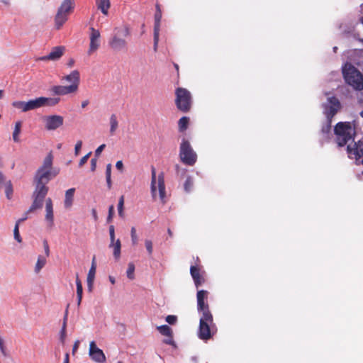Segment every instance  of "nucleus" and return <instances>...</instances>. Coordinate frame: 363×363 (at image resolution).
<instances>
[{"label": "nucleus", "mask_w": 363, "mask_h": 363, "mask_svg": "<svg viewBox=\"0 0 363 363\" xmlns=\"http://www.w3.org/2000/svg\"><path fill=\"white\" fill-rule=\"evenodd\" d=\"M30 212H31V211H29V210H28V211L26 213L25 216H24V217H23V218H20V219H18V220L16 221V223H18V225L19 226V225H20V223H21L23 222L24 220H26L28 218V217H27V214H28V213H30Z\"/></svg>", "instance_id": "nucleus-57"}, {"label": "nucleus", "mask_w": 363, "mask_h": 363, "mask_svg": "<svg viewBox=\"0 0 363 363\" xmlns=\"http://www.w3.org/2000/svg\"><path fill=\"white\" fill-rule=\"evenodd\" d=\"M65 48L64 46H56L52 48L50 52L45 56L40 57L42 61H55L59 60L64 54Z\"/></svg>", "instance_id": "nucleus-14"}, {"label": "nucleus", "mask_w": 363, "mask_h": 363, "mask_svg": "<svg viewBox=\"0 0 363 363\" xmlns=\"http://www.w3.org/2000/svg\"><path fill=\"white\" fill-rule=\"evenodd\" d=\"M157 187L159 190L160 199L162 203L166 202V191H165V184H164V174L162 172L158 175L157 178Z\"/></svg>", "instance_id": "nucleus-19"}, {"label": "nucleus", "mask_w": 363, "mask_h": 363, "mask_svg": "<svg viewBox=\"0 0 363 363\" xmlns=\"http://www.w3.org/2000/svg\"><path fill=\"white\" fill-rule=\"evenodd\" d=\"M113 214H114V207L113 205H111L109 206V208H108V218H107L108 222H110L112 220Z\"/></svg>", "instance_id": "nucleus-49"}, {"label": "nucleus", "mask_w": 363, "mask_h": 363, "mask_svg": "<svg viewBox=\"0 0 363 363\" xmlns=\"http://www.w3.org/2000/svg\"><path fill=\"white\" fill-rule=\"evenodd\" d=\"M21 125L22 123L21 121H17L15 124L14 130L13 132V140L16 143L20 141L18 135L21 133Z\"/></svg>", "instance_id": "nucleus-31"}, {"label": "nucleus", "mask_w": 363, "mask_h": 363, "mask_svg": "<svg viewBox=\"0 0 363 363\" xmlns=\"http://www.w3.org/2000/svg\"><path fill=\"white\" fill-rule=\"evenodd\" d=\"M335 135V141L339 147H343L347 145L349 141L354 140L355 135L354 128L352 126L350 122H339L334 128Z\"/></svg>", "instance_id": "nucleus-3"}, {"label": "nucleus", "mask_w": 363, "mask_h": 363, "mask_svg": "<svg viewBox=\"0 0 363 363\" xmlns=\"http://www.w3.org/2000/svg\"><path fill=\"white\" fill-rule=\"evenodd\" d=\"M109 247L113 248V256L116 260H118L121 257V243L119 239L116 240L114 242H111L109 245Z\"/></svg>", "instance_id": "nucleus-23"}, {"label": "nucleus", "mask_w": 363, "mask_h": 363, "mask_svg": "<svg viewBox=\"0 0 363 363\" xmlns=\"http://www.w3.org/2000/svg\"><path fill=\"white\" fill-rule=\"evenodd\" d=\"M190 274L197 289L205 283V278L201 272V269L199 266H191Z\"/></svg>", "instance_id": "nucleus-16"}, {"label": "nucleus", "mask_w": 363, "mask_h": 363, "mask_svg": "<svg viewBox=\"0 0 363 363\" xmlns=\"http://www.w3.org/2000/svg\"><path fill=\"white\" fill-rule=\"evenodd\" d=\"M45 219L50 223V226H52L53 225V220H54V216H53V208H52V203L51 199L48 198L46 200L45 203Z\"/></svg>", "instance_id": "nucleus-20"}, {"label": "nucleus", "mask_w": 363, "mask_h": 363, "mask_svg": "<svg viewBox=\"0 0 363 363\" xmlns=\"http://www.w3.org/2000/svg\"><path fill=\"white\" fill-rule=\"evenodd\" d=\"M76 286H77V296H82L83 288L82 282L79 278L78 274L76 275Z\"/></svg>", "instance_id": "nucleus-39"}, {"label": "nucleus", "mask_w": 363, "mask_h": 363, "mask_svg": "<svg viewBox=\"0 0 363 363\" xmlns=\"http://www.w3.org/2000/svg\"><path fill=\"white\" fill-rule=\"evenodd\" d=\"M89 354L91 359L97 363H104L106 362V356L102 350L97 347L94 341H91L89 344Z\"/></svg>", "instance_id": "nucleus-11"}, {"label": "nucleus", "mask_w": 363, "mask_h": 363, "mask_svg": "<svg viewBox=\"0 0 363 363\" xmlns=\"http://www.w3.org/2000/svg\"><path fill=\"white\" fill-rule=\"evenodd\" d=\"M208 294V291L206 290H199L197 291V310L201 314H204L206 313H211L209 309V306L207 303Z\"/></svg>", "instance_id": "nucleus-10"}, {"label": "nucleus", "mask_w": 363, "mask_h": 363, "mask_svg": "<svg viewBox=\"0 0 363 363\" xmlns=\"http://www.w3.org/2000/svg\"><path fill=\"white\" fill-rule=\"evenodd\" d=\"M330 129H331V125H330V121L328 124H327L326 125H325L322 128V132L323 133L328 134L330 131Z\"/></svg>", "instance_id": "nucleus-52"}, {"label": "nucleus", "mask_w": 363, "mask_h": 363, "mask_svg": "<svg viewBox=\"0 0 363 363\" xmlns=\"http://www.w3.org/2000/svg\"><path fill=\"white\" fill-rule=\"evenodd\" d=\"M90 43L88 50V55H91L93 52L96 51L100 46V32L93 27L90 28Z\"/></svg>", "instance_id": "nucleus-13"}, {"label": "nucleus", "mask_w": 363, "mask_h": 363, "mask_svg": "<svg viewBox=\"0 0 363 363\" xmlns=\"http://www.w3.org/2000/svg\"><path fill=\"white\" fill-rule=\"evenodd\" d=\"M189 123V118L186 116L182 117L178 121V126L179 132L185 131Z\"/></svg>", "instance_id": "nucleus-29"}, {"label": "nucleus", "mask_w": 363, "mask_h": 363, "mask_svg": "<svg viewBox=\"0 0 363 363\" xmlns=\"http://www.w3.org/2000/svg\"><path fill=\"white\" fill-rule=\"evenodd\" d=\"M27 111L34 110L41 107L40 98L29 100L26 102Z\"/></svg>", "instance_id": "nucleus-27"}, {"label": "nucleus", "mask_w": 363, "mask_h": 363, "mask_svg": "<svg viewBox=\"0 0 363 363\" xmlns=\"http://www.w3.org/2000/svg\"><path fill=\"white\" fill-rule=\"evenodd\" d=\"M67 315H68V310L66 309L65 314L63 318V324L62 327L60 331V340L62 342L64 343L65 338H66V327H67Z\"/></svg>", "instance_id": "nucleus-28"}, {"label": "nucleus", "mask_w": 363, "mask_h": 363, "mask_svg": "<svg viewBox=\"0 0 363 363\" xmlns=\"http://www.w3.org/2000/svg\"><path fill=\"white\" fill-rule=\"evenodd\" d=\"M106 183H107L108 189H111V186H112L111 178V177H106Z\"/></svg>", "instance_id": "nucleus-59"}, {"label": "nucleus", "mask_w": 363, "mask_h": 363, "mask_svg": "<svg viewBox=\"0 0 363 363\" xmlns=\"http://www.w3.org/2000/svg\"><path fill=\"white\" fill-rule=\"evenodd\" d=\"M74 192V188H71L66 191L65 199L64 202L65 208H69L72 206Z\"/></svg>", "instance_id": "nucleus-21"}, {"label": "nucleus", "mask_w": 363, "mask_h": 363, "mask_svg": "<svg viewBox=\"0 0 363 363\" xmlns=\"http://www.w3.org/2000/svg\"><path fill=\"white\" fill-rule=\"evenodd\" d=\"M156 12L155 13V26H154V50H157L159 41V33L160 27V21L162 18V11L159 4L156 6Z\"/></svg>", "instance_id": "nucleus-12"}, {"label": "nucleus", "mask_w": 363, "mask_h": 363, "mask_svg": "<svg viewBox=\"0 0 363 363\" xmlns=\"http://www.w3.org/2000/svg\"><path fill=\"white\" fill-rule=\"evenodd\" d=\"M328 100L330 104V106L340 107V101L337 98L333 96L329 98Z\"/></svg>", "instance_id": "nucleus-44"}, {"label": "nucleus", "mask_w": 363, "mask_h": 363, "mask_svg": "<svg viewBox=\"0 0 363 363\" xmlns=\"http://www.w3.org/2000/svg\"><path fill=\"white\" fill-rule=\"evenodd\" d=\"M96 158H92L91 160V170L92 172L95 171L96 169Z\"/></svg>", "instance_id": "nucleus-56"}, {"label": "nucleus", "mask_w": 363, "mask_h": 363, "mask_svg": "<svg viewBox=\"0 0 363 363\" xmlns=\"http://www.w3.org/2000/svg\"><path fill=\"white\" fill-rule=\"evenodd\" d=\"M94 281L87 282L88 288L89 291H91Z\"/></svg>", "instance_id": "nucleus-63"}, {"label": "nucleus", "mask_w": 363, "mask_h": 363, "mask_svg": "<svg viewBox=\"0 0 363 363\" xmlns=\"http://www.w3.org/2000/svg\"><path fill=\"white\" fill-rule=\"evenodd\" d=\"M63 363H69V354H66Z\"/></svg>", "instance_id": "nucleus-64"}, {"label": "nucleus", "mask_w": 363, "mask_h": 363, "mask_svg": "<svg viewBox=\"0 0 363 363\" xmlns=\"http://www.w3.org/2000/svg\"><path fill=\"white\" fill-rule=\"evenodd\" d=\"M216 330L213 314L211 313L201 314L198 332L199 337L202 340H208L216 333Z\"/></svg>", "instance_id": "nucleus-4"}, {"label": "nucleus", "mask_w": 363, "mask_h": 363, "mask_svg": "<svg viewBox=\"0 0 363 363\" xmlns=\"http://www.w3.org/2000/svg\"><path fill=\"white\" fill-rule=\"evenodd\" d=\"M82 146V140L77 141L75 145V147H74L75 155H78L79 154Z\"/></svg>", "instance_id": "nucleus-48"}, {"label": "nucleus", "mask_w": 363, "mask_h": 363, "mask_svg": "<svg viewBox=\"0 0 363 363\" xmlns=\"http://www.w3.org/2000/svg\"><path fill=\"white\" fill-rule=\"evenodd\" d=\"M51 91L55 95H67L69 94L75 93L77 90L74 86H54L51 88Z\"/></svg>", "instance_id": "nucleus-17"}, {"label": "nucleus", "mask_w": 363, "mask_h": 363, "mask_svg": "<svg viewBox=\"0 0 363 363\" xmlns=\"http://www.w3.org/2000/svg\"><path fill=\"white\" fill-rule=\"evenodd\" d=\"M340 107L330 106L328 113V117H333L337 112Z\"/></svg>", "instance_id": "nucleus-45"}, {"label": "nucleus", "mask_w": 363, "mask_h": 363, "mask_svg": "<svg viewBox=\"0 0 363 363\" xmlns=\"http://www.w3.org/2000/svg\"><path fill=\"white\" fill-rule=\"evenodd\" d=\"M157 330L164 336H172L173 332L170 327L167 325H162L157 328Z\"/></svg>", "instance_id": "nucleus-30"}, {"label": "nucleus", "mask_w": 363, "mask_h": 363, "mask_svg": "<svg viewBox=\"0 0 363 363\" xmlns=\"http://www.w3.org/2000/svg\"><path fill=\"white\" fill-rule=\"evenodd\" d=\"M89 101L88 100H85V101H83L82 102V108H85L88 104H89Z\"/></svg>", "instance_id": "nucleus-62"}, {"label": "nucleus", "mask_w": 363, "mask_h": 363, "mask_svg": "<svg viewBox=\"0 0 363 363\" xmlns=\"http://www.w3.org/2000/svg\"><path fill=\"white\" fill-rule=\"evenodd\" d=\"M116 167L118 169V170H121L122 171L123 169V164L122 162V161L119 160L116 162Z\"/></svg>", "instance_id": "nucleus-58"}, {"label": "nucleus", "mask_w": 363, "mask_h": 363, "mask_svg": "<svg viewBox=\"0 0 363 363\" xmlns=\"http://www.w3.org/2000/svg\"><path fill=\"white\" fill-rule=\"evenodd\" d=\"M65 79L71 83L70 86H74L78 90L80 82V74L78 70H73L69 74L62 77V80Z\"/></svg>", "instance_id": "nucleus-18"}, {"label": "nucleus", "mask_w": 363, "mask_h": 363, "mask_svg": "<svg viewBox=\"0 0 363 363\" xmlns=\"http://www.w3.org/2000/svg\"><path fill=\"white\" fill-rule=\"evenodd\" d=\"M91 155V152H89V153H87L86 155H84V157H82L81 158L79 163V166L80 167H82L87 162V160L89 158Z\"/></svg>", "instance_id": "nucleus-46"}, {"label": "nucleus", "mask_w": 363, "mask_h": 363, "mask_svg": "<svg viewBox=\"0 0 363 363\" xmlns=\"http://www.w3.org/2000/svg\"><path fill=\"white\" fill-rule=\"evenodd\" d=\"M110 122V134L111 135H114L116 130L118 127V121L117 119V116L115 113L111 115L109 118Z\"/></svg>", "instance_id": "nucleus-26"}, {"label": "nucleus", "mask_w": 363, "mask_h": 363, "mask_svg": "<svg viewBox=\"0 0 363 363\" xmlns=\"http://www.w3.org/2000/svg\"><path fill=\"white\" fill-rule=\"evenodd\" d=\"M13 235H14V239L18 242H22V239H21V237L20 233H19V226L18 225V223H16V225H15V227H14V229H13Z\"/></svg>", "instance_id": "nucleus-40"}, {"label": "nucleus", "mask_w": 363, "mask_h": 363, "mask_svg": "<svg viewBox=\"0 0 363 363\" xmlns=\"http://www.w3.org/2000/svg\"><path fill=\"white\" fill-rule=\"evenodd\" d=\"M109 235H110V239L111 242H114L115 240V228L113 225L109 226Z\"/></svg>", "instance_id": "nucleus-47"}, {"label": "nucleus", "mask_w": 363, "mask_h": 363, "mask_svg": "<svg viewBox=\"0 0 363 363\" xmlns=\"http://www.w3.org/2000/svg\"><path fill=\"white\" fill-rule=\"evenodd\" d=\"M13 186L11 181L6 183L5 186V194L8 199H11L13 195Z\"/></svg>", "instance_id": "nucleus-34"}, {"label": "nucleus", "mask_w": 363, "mask_h": 363, "mask_svg": "<svg viewBox=\"0 0 363 363\" xmlns=\"http://www.w3.org/2000/svg\"><path fill=\"white\" fill-rule=\"evenodd\" d=\"M156 183H157V178H156V170L154 167H152L151 168V194L153 197V199H155L156 196Z\"/></svg>", "instance_id": "nucleus-25"}, {"label": "nucleus", "mask_w": 363, "mask_h": 363, "mask_svg": "<svg viewBox=\"0 0 363 363\" xmlns=\"http://www.w3.org/2000/svg\"><path fill=\"white\" fill-rule=\"evenodd\" d=\"M12 105L13 107L21 109L23 112L27 111V106H26V101H14V102H13Z\"/></svg>", "instance_id": "nucleus-35"}, {"label": "nucleus", "mask_w": 363, "mask_h": 363, "mask_svg": "<svg viewBox=\"0 0 363 363\" xmlns=\"http://www.w3.org/2000/svg\"><path fill=\"white\" fill-rule=\"evenodd\" d=\"M123 207H124V196H121L119 199L118 203V215L121 218H123L124 216Z\"/></svg>", "instance_id": "nucleus-37"}, {"label": "nucleus", "mask_w": 363, "mask_h": 363, "mask_svg": "<svg viewBox=\"0 0 363 363\" xmlns=\"http://www.w3.org/2000/svg\"><path fill=\"white\" fill-rule=\"evenodd\" d=\"M194 186L193 179L191 177H188L184 182V189L186 192H190Z\"/></svg>", "instance_id": "nucleus-36"}, {"label": "nucleus", "mask_w": 363, "mask_h": 363, "mask_svg": "<svg viewBox=\"0 0 363 363\" xmlns=\"http://www.w3.org/2000/svg\"><path fill=\"white\" fill-rule=\"evenodd\" d=\"M74 8V0H64L55 17V28L59 30L67 21L68 16L72 13Z\"/></svg>", "instance_id": "nucleus-7"}, {"label": "nucleus", "mask_w": 363, "mask_h": 363, "mask_svg": "<svg viewBox=\"0 0 363 363\" xmlns=\"http://www.w3.org/2000/svg\"><path fill=\"white\" fill-rule=\"evenodd\" d=\"M111 164H108L106 169V178L111 177Z\"/></svg>", "instance_id": "nucleus-54"}, {"label": "nucleus", "mask_w": 363, "mask_h": 363, "mask_svg": "<svg viewBox=\"0 0 363 363\" xmlns=\"http://www.w3.org/2000/svg\"><path fill=\"white\" fill-rule=\"evenodd\" d=\"M165 320L170 325H174L177 321V316L169 315L166 317Z\"/></svg>", "instance_id": "nucleus-42"}, {"label": "nucleus", "mask_w": 363, "mask_h": 363, "mask_svg": "<svg viewBox=\"0 0 363 363\" xmlns=\"http://www.w3.org/2000/svg\"><path fill=\"white\" fill-rule=\"evenodd\" d=\"M130 235H131V240L133 245H136L138 243V236L136 235V229L135 227H132L130 230Z\"/></svg>", "instance_id": "nucleus-41"}, {"label": "nucleus", "mask_w": 363, "mask_h": 363, "mask_svg": "<svg viewBox=\"0 0 363 363\" xmlns=\"http://www.w3.org/2000/svg\"><path fill=\"white\" fill-rule=\"evenodd\" d=\"M134 272H135V265L133 263L130 262L128 264V267L127 272H126L128 278L131 280L134 279V278H135Z\"/></svg>", "instance_id": "nucleus-38"}, {"label": "nucleus", "mask_w": 363, "mask_h": 363, "mask_svg": "<svg viewBox=\"0 0 363 363\" xmlns=\"http://www.w3.org/2000/svg\"><path fill=\"white\" fill-rule=\"evenodd\" d=\"M79 344H80L79 340H76L74 342L73 347H72V354H74L76 353V352L77 351Z\"/></svg>", "instance_id": "nucleus-55"}, {"label": "nucleus", "mask_w": 363, "mask_h": 363, "mask_svg": "<svg viewBox=\"0 0 363 363\" xmlns=\"http://www.w3.org/2000/svg\"><path fill=\"white\" fill-rule=\"evenodd\" d=\"M167 339H165L163 340L164 343L169 345H174V341L173 340V335L172 336H167Z\"/></svg>", "instance_id": "nucleus-51"}, {"label": "nucleus", "mask_w": 363, "mask_h": 363, "mask_svg": "<svg viewBox=\"0 0 363 363\" xmlns=\"http://www.w3.org/2000/svg\"><path fill=\"white\" fill-rule=\"evenodd\" d=\"M345 82L356 91L363 90V74L352 64L346 63L342 67Z\"/></svg>", "instance_id": "nucleus-2"}, {"label": "nucleus", "mask_w": 363, "mask_h": 363, "mask_svg": "<svg viewBox=\"0 0 363 363\" xmlns=\"http://www.w3.org/2000/svg\"><path fill=\"white\" fill-rule=\"evenodd\" d=\"M179 159L180 161L188 166H194L197 161V154L194 150L189 141L186 138H182L179 146Z\"/></svg>", "instance_id": "nucleus-5"}, {"label": "nucleus", "mask_w": 363, "mask_h": 363, "mask_svg": "<svg viewBox=\"0 0 363 363\" xmlns=\"http://www.w3.org/2000/svg\"><path fill=\"white\" fill-rule=\"evenodd\" d=\"M116 33L109 40L110 47L115 51H121L127 49V42L120 35L127 37L130 35V30L127 26L116 28Z\"/></svg>", "instance_id": "nucleus-8"}, {"label": "nucleus", "mask_w": 363, "mask_h": 363, "mask_svg": "<svg viewBox=\"0 0 363 363\" xmlns=\"http://www.w3.org/2000/svg\"><path fill=\"white\" fill-rule=\"evenodd\" d=\"M96 274L95 257L92 259V264L87 275V282L94 281Z\"/></svg>", "instance_id": "nucleus-32"}, {"label": "nucleus", "mask_w": 363, "mask_h": 363, "mask_svg": "<svg viewBox=\"0 0 363 363\" xmlns=\"http://www.w3.org/2000/svg\"><path fill=\"white\" fill-rule=\"evenodd\" d=\"M52 161L53 155L52 152H50L44 159L42 166L36 172L35 189L33 192L34 200L29 211H33L43 207V200L48 191L46 184L58 174V171L52 167Z\"/></svg>", "instance_id": "nucleus-1"}, {"label": "nucleus", "mask_w": 363, "mask_h": 363, "mask_svg": "<svg viewBox=\"0 0 363 363\" xmlns=\"http://www.w3.org/2000/svg\"><path fill=\"white\" fill-rule=\"evenodd\" d=\"M43 247H44V250H45V253L46 256L48 257L50 255V248H49L48 242L46 240H45L43 242Z\"/></svg>", "instance_id": "nucleus-53"}, {"label": "nucleus", "mask_w": 363, "mask_h": 363, "mask_svg": "<svg viewBox=\"0 0 363 363\" xmlns=\"http://www.w3.org/2000/svg\"><path fill=\"white\" fill-rule=\"evenodd\" d=\"M91 213H92V216H93L94 220H96L98 219V216H97V212H96V209L93 208L91 211Z\"/></svg>", "instance_id": "nucleus-60"}, {"label": "nucleus", "mask_w": 363, "mask_h": 363, "mask_svg": "<svg viewBox=\"0 0 363 363\" xmlns=\"http://www.w3.org/2000/svg\"><path fill=\"white\" fill-rule=\"evenodd\" d=\"M43 121L46 130H55L63 125L64 118L60 115L45 116Z\"/></svg>", "instance_id": "nucleus-9"}, {"label": "nucleus", "mask_w": 363, "mask_h": 363, "mask_svg": "<svg viewBox=\"0 0 363 363\" xmlns=\"http://www.w3.org/2000/svg\"><path fill=\"white\" fill-rule=\"evenodd\" d=\"M347 151L350 156L354 155V157L362 158L363 164V141L359 140L358 143H354L352 146L347 145Z\"/></svg>", "instance_id": "nucleus-15"}, {"label": "nucleus", "mask_w": 363, "mask_h": 363, "mask_svg": "<svg viewBox=\"0 0 363 363\" xmlns=\"http://www.w3.org/2000/svg\"><path fill=\"white\" fill-rule=\"evenodd\" d=\"M105 147H106V145H105V144H102V145H101L100 146H99V147H97V149L96 150V151H95V156H96V157H99V156L101 155V152H102V151L104 150V149L105 148Z\"/></svg>", "instance_id": "nucleus-50"}, {"label": "nucleus", "mask_w": 363, "mask_h": 363, "mask_svg": "<svg viewBox=\"0 0 363 363\" xmlns=\"http://www.w3.org/2000/svg\"><path fill=\"white\" fill-rule=\"evenodd\" d=\"M145 247H146V250L148 252V254L150 255H151L152 254V252H153V247H152V242L151 240H146L145 241Z\"/></svg>", "instance_id": "nucleus-43"}, {"label": "nucleus", "mask_w": 363, "mask_h": 363, "mask_svg": "<svg viewBox=\"0 0 363 363\" xmlns=\"http://www.w3.org/2000/svg\"><path fill=\"white\" fill-rule=\"evenodd\" d=\"M5 178L3 174L0 172V186L4 182Z\"/></svg>", "instance_id": "nucleus-61"}, {"label": "nucleus", "mask_w": 363, "mask_h": 363, "mask_svg": "<svg viewBox=\"0 0 363 363\" xmlns=\"http://www.w3.org/2000/svg\"><path fill=\"white\" fill-rule=\"evenodd\" d=\"M175 104L178 110L183 113L190 111L192 104L191 94L185 88L178 87L175 90Z\"/></svg>", "instance_id": "nucleus-6"}, {"label": "nucleus", "mask_w": 363, "mask_h": 363, "mask_svg": "<svg viewBox=\"0 0 363 363\" xmlns=\"http://www.w3.org/2000/svg\"><path fill=\"white\" fill-rule=\"evenodd\" d=\"M45 264L46 258L42 255H40L38 257V260L35 267V272L36 273H38L42 269V268L45 265Z\"/></svg>", "instance_id": "nucleus-33"}, {"label": "nucleus", "mask_w": 363, "mask_h": 363, "mask_svg": "<svg viewBox=\"0 0 363 363\" xmlns=\"http://www.w3.org/2000/svg\"><path fill=\"white\" fill-rule=\"evenodd\" d=\"M98 9L104 14L107 15L111 4L109 0H96Z\"/></svg>", "instance_id": "nucleus-24"}, {"label": "nucleus", "mask_w": 363, "mask_h": 363, "mask_svg": "<svg viewBox=\"0 0 363 363\" xmlns=\"http://www.w3.org/2000/svg\"><path fill=\"white\" fill-rule=\"evenodd\" d=\"M41 107L43 106H54L57 105L60 101V98H48V97H39Z\"/></svg>", "instance_id": "nucleus-22"}]
</instances>
